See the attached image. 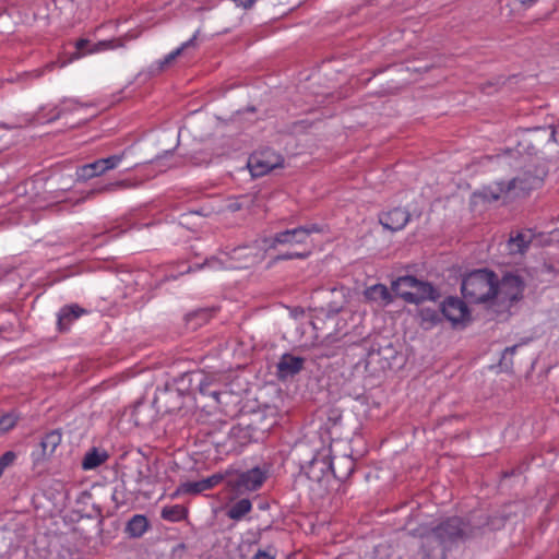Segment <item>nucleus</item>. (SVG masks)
<instances>
[{
    "label": "nucleus",
    "mask_w": 559,
    "mask_h": 559,
    "mask_svg": "<svg viewBox=\"0 0 559 559\" xmlns=\"http://www.w3.org/2000/svg\"><path fill=\"white\" fill-rule=\"evenodd\" d=\"M461 292L468 302H486L493 298L496 274L488 270L473 271L463 277Z\"/></svg>",
    "instance_id": "nucleus-2"
},
{
    "label": "nucleus",
    "mask_w": 559,
    "mask_h": 559,
    "mask_svg": "<svg viewBox=\"0 0 559 559\" xmlns=\"http://www.w3.org/2000/svg\"><path fill=\"white\" fill-rule=\"evenodd\" d=\"M527 132L535 131V132H543L540 136L548 138V140H555L557 130L554 126H547V127H536L534 129H526Z\"/></svg>",
    "instance_id": "nucleus-29"
},
{
    "label": "nucleus",
    "mask_w": 559,
    "mask_h": 559,
    "mask_svg": "<svg viewBox=\"0 0 559 559\" xmlns=\"http://www.w3.org/2000/svg\"><path fill=\"white\" fill-rule=\"evenodd\" d=\"M223 479L224 476L219 473L206 477L207 484L211 487V489L217 486Z\"/></svg>",
    "instance_id": "nucleus-39"
},
{
    "label": "nucleus",
    "mask_w": 559,
    "mask_h": 559,
    "mask_svg": "<svg viewBox=\"0 0 559 559\" xmlns=\"http://www.w3.org/2000/svg\"><path fill=\"white\" fill-rule=\"evenodd\" d=\"M312 123L308 122L307 120H300L293 123V134L298 135L301 134V131L311 127Z\"/></svg>",
    "instance_id": "nucleus-36"
},
{
    "label": "nucleus",
    "mask_w": 559,
    "mask_h": 559,
    "mask_svg": "<svg viewBox=\"0 0 559 559\" xmlns=\"http://www.w3.org/2000/svg\"><path fill=\"white\" fill-rule=\"evenodd\" d=\"M252 559H275V552L271 549H259Z\"/></svg>",
    "instance_id": "nucleus-35"
},
{
    "label": "nucleus",
    "mask_w": 559,
    "mask_h": 559,
    "mask_svg": "<svg viewBox=\"0 0 559 559\" xmlns=\"http://www.w3.org/2000/svg\"><path fill=\"white\" fill-rule=\"evenodd\" d=\"M108 459L106 451H100L97 448H93L83 457L82 468L84 471H91L102 465Z\"/></svg>",
    "instance_id": "nucleus-22"
},
{
    "label": "nucleus",
    "mask_w": 559,
    "mask_h": 559,
    "mask_svg": "<svg viewBox=\"0 0 559 559\" xmlns=\"http://www.w3.org/2000/svg\"><path fill=\"white\" fill-rule=\"evenodd\" d=\"M16 460V453L14 451H7L0 456V472L4 473V471L14 464Z\"/></svg>",
    "instance_id": "nucleus-28"
},
{
    "label": "nucleus",
    "mask_w": 559,
    "mask_h": 559,
    "mask_svg": "<svg viewBox=\"0 0 559 559\" xmlns=\"http://www.w3.org/2000/svg\"><path fill=\"white\" fill-rule=\"evenodd\" d=\"M217 120H221L223 122H226L224 119H222L221 117H217Z\"/></svg>",
    "instance_id": "nucleus-46"
},
{
    "label": "nucleus",
    "mask_w": 559,
    "mask_h": 559,
    "mask_svg": "<svg viewBox=\"0 0 559 559\" xmlns=\"http://www.w3.org/2000/svg\"><path fill=\"white\" fill-rule=\"evenodd\" d=\"M365 296L368 300L379 304L380 306H388L392 302V296L388 287L383 284H376L365 290Z\"/></svg>",
    "instance_id": "nucleus-18"
},
{
    "label": "nucleus",
    "mask_w": 559,
    "mask_h": 559,
    "mask_svg": "<svg viewBox=\"0 0 559 559\" xmlns=\"http://www.w3.org/2000/svg\"><path fill=\"white\" fill-rule=\"evenodd\" d=\"M525 283L521 276L507 274L500 282L496 277V292L493 298L497 302L504 307H511L513 302L522 299Z\"/></svg>",
    "instance_id": "nucleus-7"
},
{
    "label": "nucleus",
    "mask_w": 559,
    "mask_h": 559,
    "mask_svg": "<svg viewBox=\"0 0 559 559\" xmlns=\"http://www.w3.org/2000/svg\"><path fill=\"white\" fill-rule=\"evenodd\" d=\"M148 528V521L145 515L135 514L127 523L126 532L129 536L139 538L145 534Z\"/></svg>",
    "instance_id": "nucleus-20"
},
{
    "label": "nucleus",
    "mask_w": 559,
    "mask_h": 559,
    "mask_svg": "<svg viewBox=\"0 0 559 559\" xmlns=\"http://www.w3.org/2000/svg\"><path fill=\"white\" fill-rule=\"evenodd\" d=\"M331 448L322 447L302 469L310 480L321 483L331 476Z\"/></svg>",
    "instance_id": "nucleus-9"
},
{
    "label": "nucleus",
    "mask_w": 559,
    "mask_h": 559,
    "mask_svg": "<svg viewBox=\"0 0 559 559\" xmlns=\"http://www.w3.org/2000/svg\"><path fill=\"white\" fill-rule=\"evenodd\" d=\"M181 55V49H176L174 50L173 52L168 53L163 60L159 61L158 63V69L159 70H164L166 69L167 67H169L175 60L177 57H179Z\"/></svg>",
    "instance_id": "nucleus-30"
},
{
    "label": "nucleus",
    "mask_w": 559,
    "mask_h": 559,
    "mask_svg": "<svg viewBox=\"0 0 559 559\" xmlns=\"http://www.w3.org/2000/svg\"><path fill=\"white\" fill-rule=\"evenodd\" d=\"M91 45V41L86 38H80L76 43H75V48H76V51L73 52L72 57L70 60H73V59H78L80 57H82V51L84 49H86L87 47H90Z\"/></svg>",
    "instance_id": "nucleus-33"
},
{
    "label": "nucleus",
    "mask_w": 559,
    "mask_h": 559,
    "mask_svg": "<svg viewBox=\"0 0 559 559\" xmlns=\"http://www.w3.org/2000/svg\"><path fill=\"white\" fill-rule=\"evenodd\" d=\"M144 478H145V477L140 476V477L138 478V481H142V479H144Z\"/></svg>",
    "instance_id": "nucleus-45"
},
{
    "label": "nucleus",
    "mask_w": 559,
    "mask_h": 559,
    "mask_svg": "<svg viewBox=\"0 0 559 559\" xmlns=\"http://www.w3.org/2000/svg\"><path fill=\"white\" fill-rule=\"evenodd\" d=\"M322 226L318 224H310L306 226H299L293 229H286L276 233L273 237L264 238L266 249H274L278 245H301L307 241L311 234L322 233Z\"/></svg>",
    "instance_id": "nucleus-6"
},
{
    "label": "nucleus",
    "mask_w": 559,
    "mask_h": 559,
    "mask_svg": "<svg viewBox=\"0 0 559 559\" xmlns=\"http://www.w3.org/2000/svg\"><path fill=\"white\" fill-rule=\"evenodd\" d=\"M283 163V156L275 150L266 146L253 152L249 156L247 167L252 177H262L271 170L282 167Z\"/></svg>",
    "instance_id": "nucleus-5"
},
{
    "label": "nucleus",
    "mask_w": 559,
    "mask_h": 559,
    "mask_svg": "<svg viewBox=\"0 0 559 559\" xmlns=\"http://www.w3.org/2000/svg\"><path fill=\"white\" fill-rule=\"evenodd\" d=\"M247 197L240 195L229 199L225 205V209L231 213L242 210L247 205Z\"/></svg>",
    "instance_id": "nucleus-26"
},
{
    "label": "nucleus",
    "mask_w": 559,
    "mask_h": 559,
    "mask_svg": "<svg viewBox=\"0 0 559 559\" xmlns=\"http://www.w3.org/2000/svg\"><path fill=\"white\" fill-rule=\"evenodd\" d=\"M88 311L76 304L66 305L58 311V325L61 331H67L70 325L86 314Z\"/></svg>",
    "instance_id": "nucleus-16"
},
{
    "label": "nucleus",
    "mask_w": 559,
    "mask_h": 559,
    "mask_svg": "<svg viewBox=\"0 0 559 559\" xmlns=\"http://www.w3.org/2000/svg\"><path fill=\"white\" fill-rule=\"evenodd\" d=\"M211 384L206 379L201 380L199 383V391L202 395L211 396L215 402L219 403V392L217 390H211Z\"/></svg>",
    "instance_id": "nucleus-27"
},
{
    "label": "nucleus",
    "mask_w": 559,
    "mask_h": 559,
    "mask_svg": "<svg viewBox=\"0 0 559 559\" xmlns=\"http://www.w3.org/2000/svg\"><path fill=\"white\" fill-rule=\"evenodd\" d=\"M421 317L425 321H430L432 324L438 321V313L435 310L423 309Z\"/></svg>",
    "instance_id": "nucleus-37"
},
{
    "label": "nucleus",
    "mask_w": 559,
    "mask_h": 559,
    "mask_svg": "<svg viewBox=\"0 0 559 559\" xmlns=\"http://www.w3.org/2000/svg\"><path fill=\"white\" fill-rule=\"evenodd\" d=\"M533 233L531 230L519 231L511 236L508 240V250L511 254H523L530 248L533 240Z\"/></svg>",
    "instance_id": "nucleus-17"
},
{
    "label": "nucleus",
    "mask_w": 559,
    "mask_h": 559,
    "mask_svg": "<svg viewBox=\"0 0 559 559\" xmlns=\"http://www.w3.org/2000/svg\"><path fill=\"white\" fill-rule=\"evenodd\" d=\"M126 153L115 154L106 158L97 159L93 163L85 164L76 169V176L80 180H88L93 177L100 176L105 171L116 168L124 157Z\"/></svg>",
    "instance_id": "nucleus-10"
},
{
    "label": "nucleus",
    "mask_w": 559,
    "mask_h": 559,
    "mask_svg": "<svg viewBox=\"0 0 559 559\" xmlns=\"http://www.w3.org/2000/svg\"><path fill=\"white\" fill-rule=\"evenodd\" d=\"M518 347H519V345H513V346L507 347L503 350L501 364L507 360L508 356H513L515 354Z\"/></svg>",
    "instance_id": "nucleus-41"
},
{
    "label": "nucleus",
    "mask_w": 559,
    "mask_h": 559,
    "mask_svg": "<svg viewBox=\"0 0 559 559\" xmlns=\"http://www.w3.org/2000/svg\"><path fill=\"white\" fill-rule=\"evenodd\" d=\"M265 243L255 241L251 245L239 246L230 251L221 252L218 255L206 259L202 264L188 266L180 274L194 272L201 269L218 270H238L247 269L260 261L265 257Z\"/></svg>",
    "instance_id": "nucleus-1"
},
{
    "label": "nucleus",
    "mask_w": 559,
    "mask_h": 559,
    "mask_svg": "<svg viewBox=\"0 0 559 559\" xmlns=\"http://www.w3.org/2000/svg\"><path fill=\"white\" fill-rule=\"evenodd\" d=\"M189 510L181 504L166 506L162 509L160 518L165 521L177 523L188 518Z\"/></svg>",
    "instance_id": "nucleus-21"
},
{
    "label": "nucleus",
    "mask_w": 559,
    "mask_h": 559,
    "mask_svg": "<svg viewBox=\"0 0 559 559\" xmlns=\"http://www.w3.org/2000/svg\"><path fill=\"white\" fill-rule=\"evenodd\" d=\"M16 423L17 416L14 413H7L0 415V436L13 429Z\"/></svg>",
    "instance_id": "nucleus-24"
},
{
    "label": "nucleus",
    "mask_w": 559,
    "mask_h": 559,
    "mask_svg": "<svg viewBox=\"0 0 559 559\" xmlns=\"http://www.w3.org/2000/svg\"><path fill=\"white\" fill-rule=\"evenodd\" d=\"M236 432H242V429L241 428H233L231 429V433L235 435Z\"/></svg>",
    "instance_id": "nucleus-43"
},
{
    "label": "nucleus",
    "mask_w": 559,
    "mask_h": 559,
    "mask_svg": "<svg viewBox=\"0 0 559 559\" xmlns=\"http://www.w3.org/2000/svg\"><path fill=\"white\" fill-rule=\"evenodd\" d=\"M409 212L401 206L393 207L388 211H383L379 215V222L383 228L391 231L402 230L409 222Z\"/></svg>",
    "instance_id": "nucleus-12"
},
{
    "label": "nucleus",
    "mask_w": 559,
    "mask_h": 559,
    "mask_svg": "<svg viewBox=\"0 0 559 559\" xmlns=\"http://www.w3.org/2000/svg\"><path fill=\"white\" fill-rule=\"evenodd\" d=\"M473 535L472 527L464 523L462 519L453 516L440 523L438 526L431 528L429 532L423 534V538L427 542H436L440 546L447 548L448 546L461 540L465 537Z\"/></svg>",
    "instance_id": "nucleus-3"
},
{
    "label": "nucleus",
    "mask_w": 559,
    "mask_h": 559,
    "mask_svg": "<svg viewBox=\"0 0 559 559\" xmlns=\"http://www.w3.org/2000/svg\"><path fill=\"white\" fill-rule=\"evenodd\" d=\"M442 314L453 324L465 323L469 311L465 302L456 297H449L442 304Z\"/></svg>",
    "instance_id": "nucleus-13"
},
{
    "label": "nucleus",
    "mask_w": 559,
    "mask_h": 559,
    "mask_svg": "<svg viewBox=\"0 0 559 559\" xmlns=\"http://www.w3.org/2000/svg\"><path fill=\"white\" fill-rule=\"evenodd\" d=\"M238 7L248 10L251 9L257 0H233Z\"/></svg>",
    "instance_id": "nucleus-42"
},
{
    "label": "nucleus",
    "mask_w": 559,
    "mask_h": 559,
    "mask_svg": "<svg viewBox=\"0 0 559 559\" xmlns=\"http://www.w3.org/2000/svg\"><path fill=\"white\" fill-rule=\"evenodd\" d=\"M305 359L292 354H283L276 365V373L280 379H287L298 373L304 367Z\"/></svg>",
    "instance_id": "nucleus-14"
},
{
    "label": "nucleus",
    "mask_w": 559,
    "mask_h": 559,
    "mask_svg": "<svg viewBox=\"0 0 559 559\" xmlns=\"http://www.w3.org/2000/svg\"><path fill=\"white\" fill-rule=\"evenodd\" d=\"M252 510V503L248 498L235 502L228 510L227 516L234 521H240Z\"/></svg>",
    "instance_id": "nucleus-23"
},
{
    "label": "nucleus",
    "mask_w": 559,
    "mask_h": 559,
    "mask_svg": "<svg viewBox=\"0 0 559 559\" xmlns=\"http://www.w3.org/2000/svg\"><path fill=\"white\" fill-rule=\"evenodd\" d=\"M198 34H199V31H197L195 34L192 36V38H190L189 40L183 43L178 49H181V52H182L183 50H186L189 47H194Z\"/></svg>",
    "instance_id": "nucleus-40"
},
{
    "label": "nucleus",
    "mask_w": 559,
    "mask_h": 559,
    "mask_svg": "<svg viewBox=\"0 0 559 559\" xmlns=\"http://www.w3.org/2000/svg\"><path fill=\"white\" fill-rule=\"evenodd\" d=\"M123 41L121 38H115L110 40H100L93 46V48L88 49L90 52H96L105 49H115L118 47H122Z\"/></svg>",
    "instance_id": "nucleus-25"
},
{
    "label": "nucleus",
    "mask_w": 559,
    "mask_h": 559,
    "mask_svg": "<svg viewBox=\"0 0 559 559\" xmlns=\"http://www.w3.org/2000/svg\"><path fill=\"white\" fill-rule=\"evenodd\" d=\"M60 116V111H58L50 120H53Z\"/></svg>",
    "instance_id": "nucleus-44"
},
{
    "label": "nucleus",
    "mask_w": 559,
    "mask_h": 559,
    "mask_svg": "<svg viewBox=\"0 0 559 559\" xmlns=\"http://www.w3.org/2000/svg\"><path fill=\"white\" fill-rule=\"evenodd\" d=\"M516 183H518V179L513 178L512 180H510L509 182L504 183V182H500L499 183V191L501 193L503 192H509L513 189L516 188Z\"/></svg>",
    "instance_id": "nucleus-38"
},
{
    "label": "nucleus",
    "mask_w": 559,
    "mask_h": 559,
    "mask_svg": "<svg viewBox=\"0 0 559 559\" xmlns=\"http://www.w3.org/2000/svg\"><path fill=\"white\" fill-rule=\"evenodd\" d=\"M266 479V473L260 467H253L246 472L235 473L229 476L227 484L237 493L258 490Z\"/></svg>",
    "instance_id": "nucleus-8"
},
{
    "label": "nucleus",
    "mask_w": 559,
    "mask_h": 559,
    "mask_svg": "<svg viewBox=\"0 0 559 559\" xmlns=\"http://www.w3.org/2000/svg\"><path fill=\"white\" fill-rule=\"evenodd\" d=\"M331 476L338 480H346L355 469V462L350 455H331Z\"/></svg>",
    "instance_id": "nucleus-15"
},
{
    "label": "nucleus",
    "mask_w": 559,
    "mask_h": 559,
    "mask_svg": "<svg viewBox=\"0 0 559 559\" xmlns=\"http://www.w3.org/2000/svg\"><path fill=\"white\" fill-rule=\"evenodd\" d=\"M309 254H310L309 251H305V252L288 251L286 253L277 255L275 258V260L280 261V260L306 259Z\"/></svg>",
    "instance_id": "nucleus-31"
},
{
    "label": "nucleus",
    "mask_w": 559,
    "mask_h": 559,
    "mask_svg": "<svg viewBox=\"0 0 559 559\" xmlns=\"http://www.w3.org/2000/svg\"><path fill=\"white\" fill-rule=\"evenodd\" d=\"M248 112L255 114L257 108L254 106H248L245 109H239L233 114V116L230 117V120L240 122L242 120V116Z\"/></svg>",
    "instance_id": "nucleus-34"
},
{
    "label": "nucleus",
    "mask_w": 559,
    "mask_h": 559,
    "mask_svg": "<svg viewBox=\"0 0 559 559\" xmlns=\"http://www.w3.org/2000/svg\"><path fill=\"white\" fill-rule=\"evenodd\" d=\"M62 441L60 430H51L41 438L38 447L39 450L33 451L31 456L34 464H39L50 457Z\"/></svg>",
    "instance_id": "nucleus-11"
},
{
    "label": "nucleus",
    "mask_w": 559,
    "mask_h": 559,
    "mask_svg": "<svg viewBox=\"0 0 559 559\" xmlns=\"http://www.w3.org/2000/svg\"><path fill=\"white\" fill-rule=\"evenodd\" d=\"M392 290L408 304H419L427 299L432 286L412 275H405L392 282Z\"/></svg>",
    "instance_id": "nucleus-4"
},
{
    "label": "nucleus",
    "mask_w": 559,
    "mask_h": 559,
    "mask_svg": "<svg viewBox=\"0 0 559 559\" xmlns=\"http://www.w3.org/2000/svg\"><path fill=\"white\" fill-rule=\"evenodd\" d=\"M210 489L211 487L209 486L206 478L197 481H186L177 487L175 492L171 493V498H176L181 495H198Z\"/></svg>",
    "instance_id": "nucleus-19"
},
{
    "label": "nucleus",
    "mask_w": 559,
    "mask_h": 559,
    "mask_svg": "<svg viewBox=\"0 0 559 559\" xmlns=\"http://www.w3.org/2000/svg\"><path fill=\"white\" fill-rule=\"evenodd\" d=\"M503 84H504V80H502V78H499L493 81H487L486 83L480 85V91L483 93L490 94L491 93L490 88H495V91H497Z\"/></svg>",
    "instance_id": "nucleus-32"
}]
</instances>
